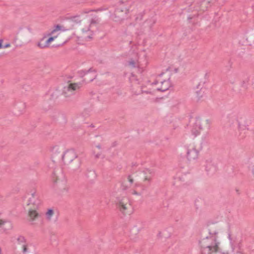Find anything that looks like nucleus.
I'll list each match as a JSON object with an SVG mask.
<instances>
[{
	"mask_svg": "<svg viewBox=\"0 0 254 254\" xmlns=\"http://www.w3.org/2000/svg\"><path fill=\"white\" fill-rule=\"evenodd\" d=\"M128 65L133 68H135L136 66L135 62L132 59L128 61Z\"/></svg>",
	"mask_w": 254,
	"mask_h": 254,
	"instance_id": "obj_23",
	"label": "nucleus"
},
{
	"mask_svg": "<svg viewBox=\"0 0 254 254\" xmlns=\"http://www.w3.org/2000/svg\"><path fill=\"white\" fill-rule=\"evenodd\" d=\"M143 172L146 175L144 178V180H147L150 182L151 177L154 175V172L148 169H145L143 171Z\"/></svg>",
	"mask_w": 254,
	"mask_h": 254,
	"instance_id": "obj_15",
	"label": "nucleus"
},
{
	"mask_svg": "<svg viewBox=\"0 0 254 254\" xmlns=\"http://www.w3.org/2000/svg\"><path fill=\"white\" fill-rule=\"evenodd\" d=\"M155 21H153L152 25H153V24H154V23H155Z\"/></svg>",
	"mask_w": 254,
	"mask_h": 254,
	"instance_id": "obj_47",
	"label": "nucleus"
},
{
	"mask_svg": "<svg viewBox=\"0 0 254 254\" xmlns=\"http://www.w3.org/2000/svg\"><path fill=\"white\" fill-rule=\"evenodd\" d=\"M69 164V168L70 169L73 171H76L80 168L81 165L80 159L79 158H77Z\"/></svg>",
	"mask_w": 254,
	"mask_h": 254,
	"instance_id": "obj_12",
	"label": "nucleus"
},
{
	"mask_svg": "<svg viewBox=\"0 0 254 254\" xmlns=\"http://www.w3.org/2000/svg\"><path fill=\"white\" fill-rule=\"evenodd\" d=\"M10 46V44H9V43H7V44H6L4 45L3 46V47H2V48H6L9 47Z\"/></svg>",
	"mask_w": 254,
	"mask_h": 254,
	"instance_id": "obj_30",
	"label": "nucleus"
},
{
	"mask_svg": "<svg viewBox=\"0 0 254 254\" xmlns=\"http://www.w3.org/2000/svg\"><path fill=\"white\" fill-rule=\"evenodd\" d=\"M236 191H237V192H238V193H239V190H236Z\"/></svg>",
	"mask_w": 254,
	"mask_h": 254,
	"instance_id": "obj_46",
	"label": "nucleus"
},
{
	"mask_svg": "<svg viewBox=\"0 0 254 254\" xmlns=\"http://www.w3.org/2000/svg\"><path fill=\"white\" fill-rule=\"evenodd\" d=\"M252 173H253V175L254 176V168L252 170Z\"/></svg>",
	"mask_w": 254,
	"mask_h": 254,
	"instance_id": "obj_41",
	"label": "nucleus"
},
{
	"mask_svg": "<svg viewBox=\"0 0 254 254\" xmlns=\"http://www.w3.org/2000/svg\"><path fill=\"white\" fill-rule=\"evenodd\" d=\"M91 38H92V37H91L90 36H87V37L86 38V41H88V39H91Z\"/></svg>",
	"mask_w": 254,
	"mask_h": 254,
	"instance_id": "obj_34",
	"label": "nucleus"
},
{
	"mask_svg": "<svg viewBox=\"0 0 254 254\" xmlns=\"http://www.w3.org/2000/svg\"><path fill=\"white\" fill-rule=\"evenodd\" d=\"M245 136L244 135H243L242 137H240V139H241L242 138H243Z\"/></svg>",
	"mask_w": 254,
	"mask_h": 254,
	"instance_id": "obj_42",
	"label": "nucleus"
},
{
	"mask_svg": "<svg viewBox=\"0 0 254 254\" xmlns=\"http://www.w3.org/2000/svg\"><path fill=\"white\" fill-rule=\"evenodd\" d=\"M250 77L248 76H247L245 77L242 82H241V87L246 89L248 88V85L249 84Z\"/></svg>",
	"mask_w": 254,
	"mask_h": 254,
	"instance_id": "obj_17",
	"label": "nucleus"
},
{
	"mask_svg": "<svg viewBox=\"0 0 254 254\" xmlns=\"http://www.w3.org/2000/svg\"><path fill=\"white\" fill-rule=\"evenodd\" d=\"M206 171L210 174H213L216 172L217 167L211 162H207L205 166Z\"/></svg>",
	"mask_w": 254,
	"mask_h": 254,
	"instance_id": "obj_13",
	"label": "nucleus"
},
{
	"mask_svg": "<svg viewBox=\"0 0 254 254\" xmlns=\"http://www.w3.org/2000/svg\"><path fill=\"white\" fill-rule=\"evenodd\" d=\"M96 147L98 148V149H101V146L100 144H98L97 145H96Z\"/></svg>",
	"mask_w": 254,
	"mask_h": 254,
	"instance_id": "obj_35",
	"label": "nucleus"
},
{
	"mask_svg": "<svg viewBox=\"0 0 254 254\" xmlns=\"http://www.w3.org/2000/svg\"><path fill=\"white\" fill-rule=\"evenodd\" d=\"M79 88L78 83H70L67 86L63 88L62 93L60 90H56L50 95V98L48 100H45L43 103V108L45 111H47L53 107L55 103V100L57 99L60 95H64L65 98L69 97L73 95L75 91Z\"/></svg>",
	"mask_w": 254,
	"mask_h": 254,
	"instance_id": "obj_1",
	"label": "nucleus"
},
{
	"mask_svg": "<svg viewBox=\"0 0 254 254\" xmlns=\"http://www.w3.org/2000/svg\"><path fill=\"white\" fill-rule=\"evenodd\" d=\"M101 155V154L100 153H97L96 155H95V158H99L100 157Z\"/></svg>",
	"mask_w": 254,
	"mask_h": 254,
	"instance_id": "obj_32",
	"label": "nucleus"
},
{
	"mask_svg": "<svg viewBox=\"0 0 254 254\" xmlns=\"http://www.w3.org/2000/svg\"><path fill=\"white\" fill-rule=\"evenodd\" d=\"M162 86L161 88H158L157 89L158 91H160L162 92H164L169 89L170 86L169 85L170 83V78L168 79V80H164L161 82Z\"/></svg>",
	"mask_w": 254,
	"mask_h": 254,
	"instance_id": "obj_14",
	"label": "nucleus"
},
{
	"mask_svg": "<svg viewBox=\"0 0 254 254\" xmlns=\"http://www.w3.org/2000/svg\"><path fill=\"white\" fill-rule=\"evenodd\" d=\"M117 207L123 214L127 213V210L131 207L129 199L127 197L118 198L116 202Z\"/></svg>",
	"mask_w": 254,
	"mask_h": 254,
	"instance_id": "obj_4",
	"label": "nucleus"
},
{
	"mask_svg": "<svg viewBox=\"0 0 254 254\" xmlns=\"http://www.w3.org/2000/svg\"><path fill=\"white\" fill-rule=\"evenodd\" d=\"M66 30V29H65V28L64 26H61L59 24H57L55 26L54 29L51 31V32L49 34V35H52V34H54L55 32H56V31H59V30L65 31Z\"/></svg>",
	"mask_w": 254,
	"mask_h": 254,
	"instance_id": "obj_18",
	"label": "nucleus"
},
{
	"mask_svg": "<svg viewBox=\"0 0 254 254\" xmlns=\"http://www.w3.org/2000/svg\"><path fill=\"white\" fill-rule=\"evenodd\" d=\"M122 187H123L122 189L124 190H126L127 188V187H124V186L123 185V184L122 185Z\"/></svg>",
	"mask_w": 254,
	"mask_h": 254,
	"instance_id": "obj_37",
	"label": "nucleus"
},
{
	"mask_svg": "<svg viewBox=\"0 0 254 254\" xmlns=\"http://www.w3.org/2000/svg\"><path fill=\"white\" fill-rule=\"evenodd\" d=\"M69 19H70L72 21L76 23H78L80 22L81 20L80 19V16L79 15H76L74 16H71L69 18Z\"/></svg>",
	"mask_w": 254,
	"mask_h": 254,
	"instance_id": "obj_19",
	"label": "nucleus"
},
{
	"mask_svg": "<svg viewBox=\"0 0 254 254\" xmlns=\"http://www.w3.org/2000/svg\"><path fill=\"white\" fill-rule=\"evenodd\" d=\"M12 227V225L10 221L0 220V228H2L4 231L11 229Z\"/></svg>",
	"mask_w": 254,
	"mask_h": 254,
	"instance_id": "obj_10",
	"label": "nucleus"
},
{
	"mask_svg": "<svg viewBox=\"0 0 254 254\" xmlns=\"http://www.w3.org/2000/svg\"><path fill=\"white\" fill-rule=\"evenodd\" d=\"M56 36L54 37H50L46 41V43L47 44V46H49V44L53 41L54 39L56 38Z\"/></svg>",
	"mask_w": 254,
	"mask_h": 254,
	"instance_id": "obj_24",
	"label": "nucleus"
},
{
	"mask_svg": "<svg viewBox=\"0 0 254 254\" xmlns=\"http://www.w3.org/2000/svg\"><path fill=\"white\" fill-rule=\"evenodd\" d=\"M27 252V246L25 245H24L23 246V252L24 253H25L26 252Z\"/></svg>",
	"mask_w": 254,
	"mask_h": 254,
	"instance_id": "obj_28",
	"label": "nucleus"
},
{
	"mask_svg": "<svg viewBox=\"0 0 254 254\" xmlns=\"http://www.w3.org/2000/svg\"><path fill=\"white\" fill-rule=\"evenodd\" d=\"M196 94L197 95V97L198 98V100H199L201 97L203 96V93H202V90L200 89V90L196 91Z\"/></svg>",
	"mask_w": 254,
	"mask_h": 254,
	"instance_id": "obj_25",
	"label": "nucleus"
},
{
	"mask_svg": "<svg viewBox=\"0 0 254 254\" xmlns=\"http://www.w3.org/2000/svg\"><path fill=\"white\" fill-rule=\"evenodd\" d=\"M199 151L193 145H190L187 148V158L188 160H194L198 158Z\"/></svg>",
	"mask_w": 254,
	"mask_h": 254,
	"instance_id": "obj_6",
	"label": "nucleus"
},
{
	"mask_svg": "<svg viewBox=\"0 0 254 254\" xmlns=\"http://www.w3.org/2000/svg\"><path fill=\"white\" fill-rule=\"evenodd\" d=\"M208 233L209 236V239L211 241L217 242V235L218 234V231L217 229H213L212 228L208 229Z\"/></svg>",
	"mask_w": 254,
	"mask_h": 254,
	"instance_id": "obj_11",
	"label": "nucleus"
},
{
	"mask_svg": "<svg viewBox=\"0 0 254 254\" xmlns=\"http://www.w3.org/2000/svg\"><path fill=\"white\" fill-rule=\"evenodd\" d=\"M188 19L189 20H190L191 19H192V17L189 16Z\"/></svg>",
	"mask_w": 254,
	"mask_h": 254,
	"instance_id": "obj_38",
	"label": "nucleus"
},
{
	"mask_svg": "<svg viewBox=\"0 0 254 254\" xmlns=\"http://www.w3.org/2000/svg\"><path fill=\"white\" fill-rule=\"evenodd\" d=\"M31 195L32 197L29 199L28 205L33 204V208H31L29 210L28 215L30 218V220L33 221L39 216L35 209L41 203V200L38 199V196L36 193L35 191L31 192Z\"/></svg>",
	"mask_w": 254,
	"mask_h": 254,
	"instance_id": "obj_3",
	"label": "nucleus"
},
{
	"mask_svg": "<svg viewBox=\"0 0 254 254\" xmlns=\"http://www.w3.org/2000/svg\"><path fill=\"white\" fill-rule=\"evenodd\" d=\"M178 68H175V72H178Z\"/></svg>",
	"mask_w": 254,
	"mask_h": 254,
	"instance_id": "obj_39",
	"label": "nucleus"
},
{
	"mask_svg": "<svg viewBox=\"0 0 254 254\" xmlns=\"http://www.w3.org/2000/svg\"><path fill=\"white\" fill-rule=\"evenodd\" d=\"M17 241L18 244H22V243H24L26 242V240H25L24 237H23L22 236H19L18 237V238L17 239Z\"/></svg>",
	"mask_w": 254,
	"mask_h": 254,
	"instance_id": "obj_22",
	"label": "nucleus"
},
{
	"mask_svg": "<svg viewBox=\"0 0 254 254\" xmlns=\"http://www.w3.org/2000/svg\"><path fill=\"white\" fill-rule=\"evenodd\" d=\"M127 180L128 182L130 183V184L131 185L133 182V179L131 178L130 175H129L127 177Z\"/></svg>",
	"mask_w": 254,
	"mask_h": 254,
	"instance_id": "obj_27",
	"label": "nucleus"
},
{
	"mask_svg": "<svg viewBox=\"0 0 254 254\" xmlns=\"http://www.w3.org/2000/svg\"><path fill=\"white\" fill-rule=\"evenodd\" d=\"M58 147L57 146H54V147H53V148L52 149V151L54 153V151H55H55H57V150H58Z\"/></svg>",
	"mask_w": 254,
	"mask_h": 254,
	"instance_id": "obj_29",
	"label": "nucleus"
},
{
	"mask_svg": "<svg viewBox=\"0 0 254 254\" xmlns=\"http://www.w3.org/2000/svg\"><path fill=\"white\" fill-rule=\"evenodd\" d=\"M53 180V187L56 189H59L62 191L63 190H66V189L64 187L65 181H61L60 179L58 178V177L56 176V174L54 173L52 176Z\"/></svg>",
	"mask_w": 254,
	"mask_h": 254,
	"instance_id": "obj_7",
	"label": "nucleus"
},
{
	"mask_svg": "<svg viewBox=\"0 0 254 254\" xmlns=\"http://www.w3.org/2000/svg\"><path fill=\"white\" fill-rule=\"evenodd\" d=\"M95 72L96 71L95 69H93L92 67L90 68L88 70H80L77 72L78 75L81 77H83L84 76H86V77L84 79V80L86 82H91L95 78V75L92 76V77L89 76L88 74L91 72Z\"/></svg>",
	"mask_w": 254,
	"mask_h": 254,
	"instance_id": "obj_8",
	"label": "nucleus"
},
{
	"mask_svg": "<svg viewBox=\"0 0 254 254\" xmlns=\"http://www.w3.org/2000/svg\"><path fill=\"white\" fill-rule=\"evenodd\" d=\"M96 23V21L95 20L92 19L91 21V24H94V23Z\"/></svg>",
	"mask_w": 254,
	"mask_h": 254,
	"instance_id": "obj_33",
	"label": "nucleus"
},
{
	"mask_svg": "<svg viewBox=\"0 0 254 254\" xmlns=\"http://www.w3.org/2000/svg\"><path fill=\"white\" fill-rule=\"evenodd\" d=\"M53 214H54L53 210L52 209H49L46 213V216L47 219L50 220L51 217L53 215Z\"/></svg>",
	"mask_w": 254,
	"mask_h": 254,
	"instance_id": "obj_20",
	"label": "nucleus"
},
{
	"mask_svg": "<svg viewBox=\"0 0 254 254\" xmlns=\"http://www.w3.org/2000/svg\"><path fill=\"white\" fill-rule=\"evenodd\" d=\"M202 248L207 250L208 254H211L214 252H217L219 250L218 242L211 241L209 237H206L199 241Z\"/></svg>",
	"mask_w": 254,
	"mask_h": 254,
	"instance_id": "obj_2",
	"label": "nucleus"
},
{
	"mask_svg": "<svg viewBox=\"0 0 254 254\" xmlns=\"http://www.w3.org/2000/svg\"><path fill=\"white\" fill-rule=\"evenodd\" d=\"M240 254H242V253H240Z\"/></svg>",
	"mask_w": 254,
	"mask_h": 254,
	"instance_id": "obj_48",
	"label": "nucleus"
},
{
	"mask_svg": "<svg viewBox=\"0 0 254 254\" xmlns=\"http://www.w3.org/2000/svg\"><path fill=\"white\" fill-rule=\"evenodd\" d=\"M119 2L120 3H124V2L122 0H120Z\"/></svg>",
	"mask_w": 254,
	"mask_h": 254,
	"instance_id": "obj_43",
	"label": "nucleus"
},
{
	"mask_svg": "<svg viewBox=\"0 0 254 254\" xmlns=\"http://www.w3.org/2000/svg\"><path fill=\"white\" fill-rule=\"evenodd\" d=\"M55 155H53V156H52V158L54 159L55 158Z\"/></svg>",
	"mask_w": 254,
	"mask_h": 254,
	"instance_id": "obj_45",
	"label": "nucleus"
},
{
	"mask_svg": "<svg viewBox=\"0 0 254 254\" xmlns=\"http://www.w3.org/2000/svg\"><path fill=\"white\" fill-rule=\"evenodd\" d=\"M134 194H138V193H137L136 191H134Z\"/></svg>",
	"mask_w": 254,
	"mask_h": 254,
	"instance_id": "obj_44",
	"label": "nucleus"
},
{
	"mask_svg": "<svg viewBox=\"0 0 254 254\" xmlns=\"http://www.w3.org/2000/svg\"><path fill=\"white\" fill-rule=\"evenodd\" d=\"M44 37L37 44V46L40 48H44L48 47L46 42L44 44L42 43V42L44 40Z\"/></svg>",
	"mask_w": 254,
	"mask_h": 254,
	"instance_id": "obj_21",
	"label": "nucleus"
},
{
	"mask_svg": "<svg viewBox=\"0 0 254 254\" xmlns=\"http://www.w3.org/2000/svg\"><path fill=\"white\" fill-rule=\"evenodd\" d=\"M202 129L199 120L196 119L195 125L193 126L191 131L195 136L197 135L199 133V131Z\"/></svg>",
	"mask_w": 254,
	"mask_h": 254,
	"instance_id": "obj_9",
	"label": "nucleus"
},
{
	"mask_svg": "<svg viewBox=\"0 0 254 254\" xmlns=\"http://www.w3.org/2000/svg\"><path fill=\"white\" fill-rule=\"evenodd\" d=\"M2 42L3 40L2 39H0V49L2 48L3 47Z\"/></svg>",
	"mask_w": 254,
	"mask_h": 254,
	"instance_id": "obj_31",
	"label": "nucleus"
},
{
	"mask_svg": "<svg viewBox=\"0 0 254 254\" xmlns=\"http://www.w3.org/2000/svg\"><path fill=\"white\" fill-rule=\"evenodd\" d=\"M157 83H158L157 81H155V82H153V84H157Z\"/></svg>",
	"mask_w": 254,
	"mask_h": 254,
	"instance_id": "obj_40",
	"label": "nucleus"
},
{
	"mask_svg": "<svg viewBox=\"0 0 254 254\" xmlns=\"http://www.w3.org/2000/svg\"><path fill=\"white\" fill-rule=\"evenodd\" d=\"M138 71H139L140 73H141V72H142V68H140L138 67Z\"/></svg>",
	"mask_w": 254,
	"mask_h": 254,
	"instance_id": "obj_36",
	"label": "nucleus"
},
{
	"mask_svg": "<svg viewBox=\"0 0 254 254\" xmlns=\"http://www.w3.org/2000/svg\"><path fill=\"white\" fill-rule=\"evenodd\" d=\"M86 176L87 178L94 179L96 177V174L94 170L87 169L86 173Z\"/></svg>",
	"mask_w": 254,
	"mask_h": 254,
	"instance_id": "obj_16",
	"label": "nucleus"
},
{
	"mask_svg": "<svg viewBox=\"0 0 254 254\" xmlns=\"http://www.w3.org/2000/svg\"><path fill=\"white\" fill-rule=\"evenodd\" d=\"M124 10L123 9H121V8H116L115 10V11H114V14L116 16H119L118 15V14H119V13L120 12H123Z\"/></svg>",
	"mask_w": 254,
	"mask_h": 254,
	"instance_id": "obj_26",
	"label": "nucleus"
},
{
	"mask_svg": "<svg viewBox=\"0 0 254 254\" xmlns=\"http://www.w3.org/2000/svg\"><path fill=\"white\" fill-rule=\"evenodd\" d=\"M62 157L64 164H68L72 162L75 159L78 158L77 155L72 149L67 150L59 157Z\"/></svg>",
	"mask_w": 254,
	"mask_h": 254,
	"instance_id": "obj_5",
	"label": "nucleus"
}]
</instances>
